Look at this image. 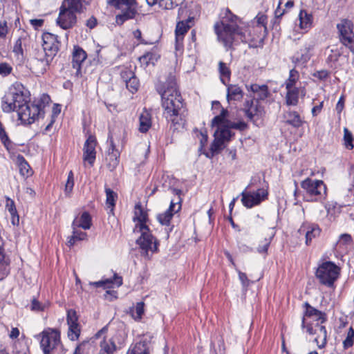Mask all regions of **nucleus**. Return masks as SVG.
<instances>
[{
    "label": "nucleus",
    "mask_w": 354,
    "mask_h": 354,
    "mask_svg": "<svg viewBox=\"0 0 354 354\" xmlns=\"http://www.w3.org/2000/svg\"><path fill=\"white\" fill-rule=\"evenodd\" d=\"M299 28L305 32L312 27L313 17L306 10H301L299 14Z\"/></svg>",
    "instance_id": "obj_28"
},
{
    "label": "nucleus",
    "mask_w": 354,
    "mask_h": 354,
    "mask_svg": "<svg viewBox=\"0 0 354 354\" xmlns=\"http://www.w3.org/2000/svg\"><path fill=\"white\" fill-rule=\"evenodd\" d=\"M354 344V330L352 327L348 329L347 336L343 342V347L348 349L353 346Z\"/></svg>",
    "instance_id": "obj_48"
},
{
    "label": "nucleus",
    "mask_w": 354,
    "mask_h": 354,
    "mask_svg": "<svg viewBox=\"0 0 354 354\" xmlns=\"http://www.w3.org/2000/svg\"><path fill=\"white\" fill-rule=\"evenodd\" d=\"M283 118L286 120V124L297 129L302 127L305 122L299 113L295 111L288 110L286 111L283 113Z\"/></svg>",
    "instance_id": "obj_26"
},
{
    "label": "nucleus",
    "mask_w": 354,
    "mask_h": 354,
    "mask_svg": "<svg viewBox=\"0 0 354 354\" xmlns=\"http://www.w3.org/2000/svg\"><path fill=\"white\" fill-rule=\"evenodd\" d=\"M42 46L36 50L34 60L52 62L59 50L57 36L45 32L42 35Z\"/></svg>",
    "instance_id": "obj_6"
},
{
    "label": "nucleus",
    "mask_w": 354,
    "mask_h": 354,
    "mask_svg": "<svg viewBox=\"0 0 354 354\" xmlns=\"http://www.w3.org/2000/svg\"><path fill=\"white\" fill-rule=\"evenodd\" d=\"M227 115V111L223 109L221 113L216 116H215L212 120V125L214 126H219L224 121L225 118Z\"/></svg>",
    "instance_id": "obj_52"
},
{
    "label": "nucleus",
    "mask_w": 354,
    "mask_h": 354,
    "mask_svg": "<svg viewBox=\"0 0 354 354\" xmlns=\"http://www.w3.org/2000/svg\"><path fill=\"white\" fill-rule=\"evenodd\" d=\"M81 227L84 230L88 229V212H84L80 218H75L73 223V234L68 241L69 247L73 246L76 241L85 239L86 233L77 229Z\"/></svg>",
    "instance_id": "obj_15"
},
{
    "label": "nucleus",
    "mask_w": 354,
    "mask_h": 354,
    "mask_svg": "<svg viewBox=\"0 0 354 354\" xmlns=\"http://www.w3.org/2000/svg\"><path fill=\"white\" fill-rule=\"evenodd\" d=\"M304 189V197L308 202H322L327 196V188L322 180L306 178L301 182Z\"/></svg>",
    "instance_id": "obj_5"
},
{
    "label": "nucleus",
    "mask_w": 354,
    "mask_h": 354,
    "mask_svg": "<svg viewBox=\"0 0 354 354\" xmlns=\"http://www.w3.org/2000/svg\"><path fill=\"white\" fill-rule=\"evenodd\" d=\"M250 88L254 93H259V98L261 100L268 97V86L266 85L259 86L254 84L251 85Z\"/></svg>",
    "instance_id": "obj_40"
},
{
    "label": "nucleus",
    "mask_w": 354,
    "mask_h": 354,
    "mask_svg": "<svg viewBox=\"0 0 354 354\" xmlns=\"http://www.w3.org/2000/svg\"><path fill=\"white\" fill-rule=\"evenodd\" d=\"M83 162L84 165L86 167L87 162L88 161V136H87L84 145L83 149Z\"/></svg>",
    "instance_id": "obj_63"
},
{
    "label": "nucleus",
    "mask_w": 354,
    "mask_h": 354,
    "mask_svg": "<svg viewBox=\"0 0 354 354\" xmlns=\"http://www.w3.org/2000/svg\"><path fill=\"white\" fill-rule=\"evenodd\" d=\"M127 88L132 93L136 92L139 87V80L134 75L125 82Z\"/></svg>",
    "instance_id": "obj_47"
},
{
    "label": "nucleus",
    "mask_w": 354,
    "mask_h": 354,
    "mask_svg": "<svg viewBox=\"0 0 354 354\" xmlns=\"http://www.w3.org/2000/svg\"><path fill=\"white\" fill-rule=\"evenodd\" d=\"M267 17L263 14H258L254 18L253 21V30L259 32L257 38L254 37H249L248 41L250 46L253 47H257L263 44L264 39L266 37L267 33Z\"/></svg>",
    "instance_id": "obj_12"
},
{
    "label": "nucleus",
    "mask_w": 354,
    "mask_h": 354,
    "mask_svg": "<svg viewBox=\"0 0 354 354\" xmlns=\"http://www.w3.org/2000/svg\"><path fill=\"white\" fill-rule=\"evenodd\" d=\"M134 222H137L134 231L141 230L142 227H148L146 223L148 220L147 213L142 209V205L138 203L135 206L134 216L133 218Z\"/></svg>",
    "instance_id": "obj_24"
},
{
    "label": "nucleus",
    "mask_w": 354,
    "mask_h": 354,
    "mask_svg": "<svg viewBox=\"0 0 354 354\" xmlns=\"http://www.w3.org/2000/svg\"><path fill=\"white\" fill-rule=\"evenodd\" d=\"M241 195L243 205L247 208H252L264 201L267 197L268 192L263 189H259L254 192L244 190Z\"/></svg>",
    "instance_id": "obj_17"
},
{
    "label": "nucleus",
    "mask_w": 354,
    "mask_h": 354,
    "mask_svg": "<svg viewBox=\"0 0 354 354\" xmlns=\"http://www.w3.org/2000/svg\"><path fill=\"white\" fill-rule=\"evenodd\" d=\"M5 112L17 111L20 120L28 124L39 118H44V106L41 104H30L27 91L21 84L11 87L2 100Z\"/></svg>",
    "instance_id": "obj_1"
},
{
    "label": "nucleus",
    "mask_w": 354,
    "mask_h": 354,
    "mask_svg": "<svg viewBox=\"0 0 354 354\" xmlns=\"http://www.w3.org/2000/svg\"><path fill=\"white\" fill-rule=\"evenodd\" d=\"M8 33V23L6 20L0 21V39L6 37Z\"/></svg>",
    "instance_id": "obj_60"
},
{
    "label": "nucleus",
    "mask_w": 354,
    "mask_h": 354,
    "mask_svg": "<svg viewBox=\"0 0 354 354\" xmlns=\"http://www.w3.org/2000/svg\"><path fill=\"white\" fill-rule=\"evenodd\" d=\"M106 205L107 208L109 209L110 212L113 214L114 207L115 206V201L118 198V194L110 188H106Z\"/></svg>",
    "instance_id": "obj_33"
},
{
    "label": "nucleus",
    "mask_w": 354,
    "mask_h": 354,
    "mask_svg": "<svg viewBox=\"0 0 354 354\" xmlns=\"http://www.w3.org/2000/svg\"><path fill=\"white\" fill-rule=\"evenodd\" d=\"M218 71L220 73L221 82L223 84L227 85V83L229 82L231 75V71L230 68L223 62H220L218 63Z\"/></svg>",
    "instance_id": "obj_34"
},
{
    "label": "nucleus",
    "mask_w": 354,
    "mask_h": 354,
    "mask_svg": "<svg viewBox=\"0 0 354 354\" xmlns=\"http://www.w3.org/2000/svg\"><path fill=\"white\" fill-rule=\"evenodd\" d=\"M139 232L141 236L137 239L136 243L141 250L142 256L149 259L151 256L149 252H156L158 251L159 243L158 240L152 235L149 227H142Z\"/></svg>",
    "instance_id": "obj_9"
},
{
    "label": "nucleus",
    "mask_w": 354,
    "mask_h": 354,
    "mask_svg": "<svg viewBox=\"0 0 354 354\" xmlns=\"http://www.w3.org/2000/svg\"><path fill=\"white\" fill-rule=\"evenodd\" d=\"M298 232L305 235L306 244L309 245L313 239L320 234L321 229L316 223L304 222L298 230Z\"/></svg>",
    "instance_id": "obj_21"
},
{
    "label": "nucleus",
    "mask_w": 354,
    "mask_h": 354,
    "mask_svg": "<svg viewBox=\"0 0 354 354\" xmlns=\"http://www.w3.org/2000/svg\"><path fill=\"white\" fill-rule=\"evenodd\" d=\"M243 111L250 122L256 126H259L257 120L261 118L263 109L259 104L258 100H252L246 101L244 104Z\"/></svg>",
    "instance_id": "obj_16"
},
{
    "label": "nucleus",
    "mask_w": 354,
    "mask_h": 354,
    "mask_svg": "<svg viewBox=\"0 0 354 354\" xmlns=\"http://www.w3.org/2000/svg\"><path fill=\"white\" fill-rule=\"evenodd\" d=\"M313 76L320 80H324L329 77V72L326 70L318 71L314 73Z\"/></svg>",
    "instance_id": "obj_64"
},
{
    "label": "nucleus",
    "mask_w": 354,
    "mask_h": 354,
    "mask_svg": "<svg viewBox=\"0 0 354 354\" xmlns=\"http://www.w3.org/2000/svg\"><path fill=\"white\" fill-rule=\"evenodd\" d=\"M122 284V277L117 273L113 274V278L102 279V280L96 282H90V286L95 288H103L104 289L113 288L114 286L120 287Z\"/></svg>",
    "instance_id": "obj_23"
},
{
    "label": "nucleus",
    "mask_w": 354,
    "mask_h": 354,
    "mask_svg": "<svg viewBox=\"0 0 354 354\" xmlns=\"http://www.w3.org/2000/svg\"><path fill=\"white\" fill-rule=\"evenodd\" d=\"M225 141L214 133V140L211 145L213 153H218L224 148Z\"/></svg>",
    "instance_id": "obj_46"
},
{
    "label": "nucleus",
    "mask_w": 354,
    "mask_h": 354,
    "mask_svg": "<svg viewBox=\"0 0 354 354\" xmlns=\"http://www.w3.org/2000/svg\"><path fill=\"white\" fill-rule=\"evenodd\" d=\"M160 57V55L157 51V49L153 48L151 51H148L142 56L140 57L139 62L141 66L146 68L150 65L154 66Z\"/></svg>",
    "instance_id": "obj_25"
},
{
    "label": "nucleus",
    "mask_w": 354,
    "mask_h": 354,
    "mask_svg": "<svg viewBox=\"0 0 354 354\" xmlns=\"http://www.w3.org/2000/svg\"><path fill=\"white\" fill-rule=\"evenodd\" d=\"M107 331V326H104L97 331L92 338H90L92 344H99L100 347V354H112L116 349L115 343L111 339H106Z\"/></svg>",
    "instance_id": "obj_14"
},
{
    "label": "nucleus",
    "mask_w": 354,
    "mask_h": 354,
    "mask_svg": "<svg viewBox=\"0 0 354 354\" xmlns=\"http://www.w3.org/2000/svg\"><path fill=\"white\" fill-rule=\"evenodd\" d=\"M191 21V18H189L185 21H181L177 23L175 30V45L176 50H181L183 48L184 35L191 28V25L189 24Z\"/></svg>",
    "instance_id": "obj_20"
},
{
    "label": "nucleus",
    "mask_w": 354,
    "mask_h": 354,
    "mask_svg": "<svg viewBox=\"0 0 354 354\" xmlns=\"http://www.w3.org/2000/svg\"><path fill=\"white\" fill-rule=\"evenodd\" d=\"M66 321L68 325V338L72 341L77 340L80 334V328L77 322L78 318L75 310L73 309L67 310Z\"/></svg>",
    "instance_id": "obj_18"
},
{
    "label": "nucleus",
    "mask_w": 354,
    "mask_h": 354,
    "mask_svg": "<svg viewBox=\"0 0 354 354\" xmlns=\"http://www.w3.org/2000/svg\"><path fill=\"white\" fill-rule=\"evenodd\" d=\"M73 186H74L73 174L71 171L68 173V179H67V181L65 185L64 192H65L66 195H69L71 194V192H72V189L73 188Z\"/></svg>",
    "instance_id": "obj_54"
},
{
    "label": "nucleus",
    "mask_w": 354,
    "mask_h": 354,
    "mask_svg": "<svg viewBox=\"0 0 354 354\" xmlns=\"http://www.w3.org/2000/svg\"><path fill=\"white\" fill-rule=\"evenodd\" d=\"M158 4L160 8L165 10H171L177 6L172 0H160Z\"/></svg>",
    "instance_id": "obj_55"
},
{
    "label": "nucleus",
    "mask_w": 354,
    "mask_h": 354,
    "mask_svg": "<svg viewBox=\"0 0 354 354\" xmlns=\"http://www.w3.org/2000/svg\"><path fill=\"white\" fill-rule=\"evenodd\" d=\"M151 116L149 112L144 110L139 117L138 130L141 133H147L151 127Z\"/></svg>",
    "instance_id": "obj_30"
},
{
    "label": "nucleus",
    "mask_w": 354,
    "mask_h": 354,
    "mask_svg": "<svg viewBox=\"0 0 354 354\" xmlns=\"http://www.w3.org/2000/svg\"><path fill=\"white\" fill-rule=\"evenodd\" d=\"M312 55L311 54H308L307 53H306L305 51H303V50H300V52H297V54H295L292 57V62L295 64V65H297V64H306L307 63L310 57H311Z\"/></svg>",
    "instance_id": "obj_36"
},
{
    "label": "nucleus",
    "mask_w": 354,
    "mask_h": 354,
    "mask_svg": "<svg viewBox=\"0 0 354 354\" xmlns=\"http://www.w3.org/2000/svg\"><path fill=\"white\" fill-rule=\"evenodd\" d=\"M108 3L121 12L115 17V23L118 26L134 19L138 13L136 0H109Z\"/></svg>",
    "instance_id": "obj_7"
},
{
    "label": "nucleus",
    "mask_w": 354,
    "mask_h": 354,
    "mask_svg": "<svg viewBox=\"0 0 354 354\" xmlns=\"http://www.w3.org/2000/svg\"><path fill=\"white\" fill-rule=\"evenodd\" d=\"M97 145V142L94 136L90 135V165H91L95 160L96 151L95 147Z\"/></svg>",
    "instance_id": "obj_49"
},
{
    "label": "nucleus",
    "mask_w": 354,
    "mask_h": 354,
    "mask_svg": "<svg viewBox=\"0 0 354 354\" xmlns=\"http://www.w3.org/2000/svg\"><path fill=\"white\" fill-rule=\"evenodd\" d=\"M230 128L234 129H237V130L242 131H245V129H247L248 128V125L244 121H239L237 122H231L230 124Z\"/></svg>",
    "instance_id": "obj_56"
},
{
    "label": "nucleus",
    "mask_w": 354,
    "mask_h": 354,
    "mask_svg": "<svg viewBox=\"0 0 354 354\" xmlns=\"http://www.w3.org/2000/svg\"><path fill=\"white\" fill-rule=\"evenodd\" d=\"M299 72L292 68L290 71L289 77L285 82L286 88V90H289V88H294L296 82L299 80Z\"/></svg>",
    "instance_id": "obj_35"
},
{
    "label": "nucleus",
    "mask_w": 354,
    "mask_h": 354,
    "mask_svg": "<svg viewBox=\"0 0 354 354\" xmlns=\"http://www.w3.org/2000/svg\"><path fill=\"white\" fill-rule=\"evenodd\" d=\"M299 88H289L286 95V104L288 106H297L299 102Z\"/></svg>",
    "instance_id": "obj_32"
},
{
    "label": "nucleus",
    "mask_w": 354,
    "mask_h": 354,
    "mask_svg": "<svg viewBox=\"0 0 354 354\" xmlns=\"http://www.w3.org/2000/svg\"><path fill=\"white\" fill-rule=\"evenodd\" d=\"M87 57V53L82 48L75 46L73 51L72 65L73 68L76 69V76L82 77L83 75L82 68L85 59Z\"/></svg>",
    "instance_id": "obj_19"
},
{
    "label": "nucleus",
    "mask_w": 354,
    "mask_h": 354,
    "mask_svg": "<svg viewBox=\"0 0 354 354\" xmlns=\"http://www.w3.org/2000/svg\"><path fill=\"white\" fill-rule=\"evenodd\" d=\"M227 100L240 101L243 97V91L236 84H227Z\"/></svg>",
    "instance_id": "obj_29"
},
{
    "label": "nucleus",
    "mask_w": 354,
    "mask_h": 354,
    "mask_svg": "<svg viewBox=\"0 0 354 354\" xmlns=\"http://www.w3.org/2000/svg\"><path fill=\"white\" fill-rule=\"evenodd\" d=\"M302 328H306L307 333L310 335H317L315 341L317 342L319 348H324L327 343V331L324 326L321 324V322H317L313 325V324H306V319L302 317L301 321Z\"/></svg>",
    "instance_id": "obj_13"
},
{
    "label": "nucleus",
    "mask_w": 354,
    "mask_h": 354,
    "mask_svg": "<svg viewBox=\"0 0 354 354\" xmlns=\"http://www.w3.org/2000/svg\"><path fill=\"white\" fill-rule=\"evenodd\" d=\"M343 53V47L336 48L330 50V53L327 57V62L336 63Z\"/></svg>",
    "instance_id": "obj_42"
},
{
    "label": "nucleus",
    "mask_w": 354,
    "mask_h": 354,
    "mask_svg": "<svg viewBox=\"0 0 354 354\" xmlns=\"http://www.w3.org/2000/svg\"><path fill=\"white\" fill-rule=\"evenodd\" d=\"M0 140L4 147L9 150L12 147V142L8 138L4 128L2 127L0 128Z\"/></svg>",
    "instance_id": "obj_51"
},
{
    "label": "nucleus",
    "mask_w": 354,
    "mask_h": 354,
    "mask_svg": "<svg viewBox=\"0 0 354 354\" xmlns=\"http://www.w3.org/2000/svg\"><path fill=\"white\" fill-rule=\"evenodd\" d=\"M239 17L234 15L229 8H225L221 13V21L214 25L215 32L218 39L227 48H231L234 44L248 42L245 32L239 26Z\"/></svg>",
    "instance_id": "obj_3"
},
{
    "label": "nucleus",
    "mask_w": 354,
    "mask_h": 354,
    "mask_svg": "<svg viewBox=\"0 0 354 354\" xmlns=\"http://www.w3.org/2000/svg\"><path fill=\"white\" fill-rule=\"evenodd\" d=\"M13 53L18 59H23L24 57V50L22 48L21 38H19L16 40L13 46Z\"/></svg>",
    "instance_id": "obj_45"
},
{
    "label": "nucleus",
    "mask_w": 354,
    "mask_h": 354,
    "mask_svg": "<svg viewBox=\"0 0 354 354\" xmlns=\"http://www.w3.org/2000/svg\"><path fill=\"white\" fill-rule=\"evenodd\" d=\"M120 75L123 81L125 82L126 80H129L134 76L135 74L130 68L125 67L121 71Z\"/></svg>",
    "instance_id": "obj_58"
},
{
    "label": "nucleus",
    "mask_w": 354,
    "mask_h": 354,
    "mask_svg": "<svg viewBox=\"0 0 354 354\" xmlns=\"http://www.w3.org/2000/svg\"><path fill=\"white\" fill-rule=\"evenodd\" d=\"M339 39L343 46L348 48L354 55V32L353 22L348 19H343L337 24Z\"/></svg>",
    "instance_id": "obj_11"
},
{
    "label": "nucleus",
    "mask_w": 354,
    "mask_h": 354,
    "mask_svg": "<svg viewBox=\"0 0 354 354\" xmlns=\"http://www.w3.org/2000/svg\"><path fill=\"white\" fill-rule=\"evenodd\" d=\"M6 208L11 216H14L17 212L14 201L9 198H6Z\"/></svg>",
    "instance_id": "obj_57"
},
{
    "label": "nucleus",
    "mask_w": 354,
    "mask_h": 354,
    "mask_svg": "<svg viewBox=\"0 0 354 354\" xmlns=\"http://www.w3.org/2000/svg\"><path fill=\"white\" fill-rule=\"evenodd\" d=\"M133 37L138 41L139 44H145V45L153 44V42L147 41L145 39H144L142 37V32H141L140 30H139V29L134 30L133 32Z\"/></svg>",
    "instance_id": "obj_59"
},
{
    "label": "nucleus",
    "mask_w": 354,
    "mask_h": 354,
    "mask_svg": "<svg viewBox=\"0 0 354 354\" xmlns=\"http://www.w3.org/2000/svg\"><path fill=\"white\" fill-rule=\"evenodd\" d=\"M173 216V213H169V212L165 211L162 214H159L157 216V219L161 225L169 227Z\"/></svg>",
    "instance_id": "obj_41"
},
{
    "label": "nucleus",
    "mask_w": 354,
    "mask_h": 354,
    "mask_svg": "<svg viewBox=\"0 0 354 354\" xmlns=\"http://www.w3.org/2000/svg\"><path fill=\"white\" fill-rule=\"evenodd\" d=\"M304 306L306 307V311L304 313V315L303 317L305 318V317H315V320L317 322H321V324H324L327 320L326 314L325 313H323L313 306H311L308 302H306L304 304Z\"/></svg>",
    "instance_id": "obj_27"
},
{
    "label": "nucleus",
    "mask_w": 354,
    "mask_h": 354,
    "mask_svg": "<svg viewBox=\"0 0 354 354\" xmlns=\"http://www.w3.org/2000/svg\"><path fill=\"white\" fill-rule=\"evenodd\" d=\"M144 306L145 304L142 301L136 304L135 309L132 312V317L135 320L139 321L142 319L145 312Z\"/></svg>",
    "instance_id": "obj_44"
},
{
    "label": "nucleus",
    "mask_w": 354,
    "mask_h": 354,
    "mask_svg": "<svg viewBox=\"0 0 354 354\" xmlns=\"http://www.w3.org/2000/svg\"><path fill=\"white\" fill-rule=\"evenodd\" d=\"M18 161H19V171L20 174L22 176H28L30 174V166L28 164V162L26 161L25 158L19 155L17 157Z\"/></svg>",
    "instance_id": "obj_43"
},
{
    "label": "nucleus",
    "mask_w": 354,
    "mask_h": 354,
    "mask_svg": "<svg viewBox=\"0 0 354 354\" xmlns=\"http://www.w3.org/2000/svg\"><path fill=\"white\" fill-rule=\"evenodd\" d=\"M271 242V239H265L264 243L263 245H259L257 248L258 252L262 254V253H267L268 248L270 246Z\"/></svg>",
    "instance_id": "obj_61"
},
{
    "label": "nucleus",
    "mask_w": 354,
    "mask_h": 354,
    "mask_svg": "<svg viewBox=\"0 0 354 354\" xmlns=\"http://www.w3.org/2000/svg\"><path fill=\"white\" fill-rule=\"evenodd\" d=\"M38 337H41L40 347L44 354H50L61 344L60 333L56 329L45 330Z\"/></svg>",
    "instance_id": "obj_10"
},
{
    "label": "nucleus",
    "mask_w": 354,
    "mask_h": 354,
    "mask_svg": "<svg viewBox=\"0 0 354 354\" xmlns=\"http://www.w3.org/2000/svg\"><path fill=\"white\" fill-rule=\"evenodd\" d=\"M4 259H5V255H4V252H3L2 240H0V266H1L0 268L3 267V272L1 275H0V279H3L5 277V276H7L8 274L9 273V270L7 268V265L5 266L3 263V262L4 261Z\"/></svg>",
    "instance_id": "obj_50"
},
{
    "label": "nucleus",
    "mask_w": 354,
    "mask_h": 354,
    "mask_svg": "<svg viewBox=\"0 0 354 354\" xmlns=\"http://www.w3.org/2000/svg\"><path fill=\"white\" fill-rule=\"evenodd\" d=\"M340 274V268L332 261H325L321 263L316 272L315 276L319 283L327 287H332Z\"/></svg>",
    "instance_id": "obj_8"
},
{
    "label": "nucleus",
    "mask_w": 354,
    "mask_h": 354,
    "mask_svg": "<svg viewBox=\"0 0 354 354\" xmlns=\"http://www.w3.org/2000/svg\"><path fill=\"white\" fill-rule=\"evenodd\" d=\"M344 147L348 149L352 150L354 147V145L353 144V136L351 132L347 129H344Z\"/></svg>",
    "instance_id": "obj_38"
},
{
    "label": "nucleus",
    "mask_w": 354,
    "mask_h": 354,
    "mask_svg": "<svg viewBox=\"0 0 354 354\" xmlns=\"http://www.w3.org/2000/svg\"><path fill=\"white\" fill-rule=\"evenodd\" d=\"M85 0H64L57 18V24L63 29L70 28L76 21L75 12L83 11Z\"/></svg>",
    "instance_id": "obj_4"
},
{
    "label": "nucleus",
    "mask_w": 354,
    "mask_h": 354,
    "mask_svg": "<svg viewBox=\"0 0 354 354\" xmlns=\"http://www.w3.org/2000/svg\"><path fill=\"white\" fill-rule=\"evenodd\" d=\"M51 62L34 60L32 68L37 75L44 74L49 67Z\"/></svg>",
    "instance_id": "obj_37"
},
{
    "label": "nucleus",
    "mask_w": 354,
    "mask_h": 354,
    "mask_svg": "<svg viewBox=\"0 0 354 354\" xmlns=\"http://www.w3.org/2000/svg\"><path fill=\"white\" fill-rule=\"evenodd\" d=\"M12 72V66L7 62L0 63V75L2 77H6Z\"/></svg>",
    "instance_id": "obj_53"
},
{
    "label": "nucleus",
    "mask_w": 354,
    "mask_h": 354,
    "mask_svg": "<svg viewBox=\"0 0 354 354\" xmlns=\"http://www.w3.org/2000/svg\"><path fill=\"white\" fill-rule=\"evenodd\" d=\"M108 140L110 142V147L106 160L108 161V167L111 170H113L119 164L120 153L119 150L116 149L113 135L112 133L109 135Z\"/></svg>",
    "instance_id": "obj_22"
},
{
    "label": "nucleus",
    "mask_w": 354,
    "mask_h": 354,
    "mask_svg": "<svg viewBox=\"0 0 354 354\" xmlns=\"http://www.w3.org/2000/svg\"><path fill=\"white\" fill-rule=\"evenodd\" d=\"M104 297L109 301H113L118 298V292L115 290H106L104 294Z\"/></svg>",
    "instance_id": "obj_62"
},
{
    "label": "nucleus",
    "mask_w": 354,
    "mask_h": 354,
    "mask_svg": "<svg viewBox=\"0 0 354 354\" xmlns=\"http://www.w3.org/2000/svg\"><path fill=\"white\" fill-rule=\"evenodd\" d=\"M156 88L161 95L163 116L168 122L175 126L178 124L179 112L183 107V101L178 90L174 73L170 72L165 82H160Z\"/></svg>",
    "instance_id": "obj_2"
},
{
    "label": "nucleus",
    "mask_w": 354,
    "mask_h": 354,
    "mask_svg": "<svg viewBox=\"0 0 354 354\" xmlns=\"http://www.w3.org/2000/svg\"><path fill=\"white\" fill-rule=\"evenodd\" d=\"M171 192L173 194L176 196V198L172 199L170 203V205L169 208L166 210L169 213H177L181 209V201L182 199L180 198V195L182 194V191L179 189H172Z\"/></svg>",
    "instance_id": "obj_31"
},
{
    "label": "nucleus",
    "mask_w": 354,
    "mask_h": 354,
    "mask_svg": "<svg viewBox=\"0 0 354 354\" xmlns=\"http://www.w3.org/2000/svg\"><path fill=\"white\" fill-rule=\"evenodd\" d=\"M214 133L225 142L229 141L231 137L234 135L230 129L225 127L218 128Z\"/></svg>",
    "instance_id": "obj_39"
}]
</instances>
